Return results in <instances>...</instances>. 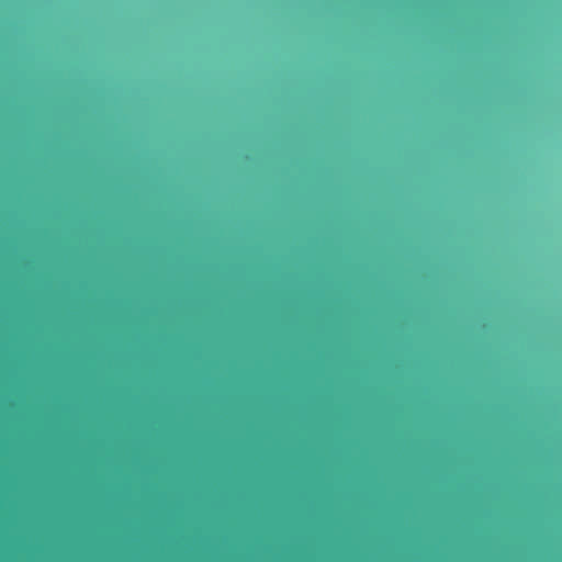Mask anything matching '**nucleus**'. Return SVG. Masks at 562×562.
<instances>
[{"label": "nucleus", "instance_id": "1", "mask_svg": "<svg viewBox=\"0 0 562 562\" xmlns=\"http://www.w3.org/2000/svg\"><path fill=\"white\" fill-rule=\"evenodd\" d=\"M12 424H1L2 432L5 430L7 426H11Z\"/></svg>", "mask_w": 562, "mask_h": 562}]
</instances>
